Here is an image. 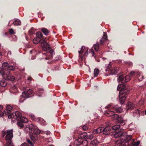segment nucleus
Returning <instances> with one entry per match:
<instances>
[{
    "mask_svg": "<svg viewBox=\"0 0 146 146\" xmlns=\"http://www.w3.org/2000/svg\"><path fill=\"white\" fill-rule=\"evenodd\" d=\"M13 129L7 130L2 131V137H4L5 136V139L7 141L5 146H14L12 141L13 137Z\"/></svg>",
    "mask_w": 146,
    "mask_h": 146,
    "instance_id": "nucleus-1",
    "label": "nucleus"
},
{
    "mask_svg": "<svg viewBox=\"0 0 146 146\" xmlns=\"http://www.w3.org/2000/svg\"><path fill=\"white\" fill-rule=\"evenodd\" d=\"M29 128L31 131V133L30 134V137L33 141H35L38 139V135L39 134L40 131L36 128L34 127L33 124H30L29 126Z\"/></svg>",
    "mask_w": 146,
    "mask_h": 146,
    "instance_id": "nucleus-2",
    "label": "nucleus"
},
{
    "mask_svg": "<svg viewBox=\"0 0 146 146\" xmlns=\"http://www.w3.org/2000/svg\"><path fill=\"white\" fill-rule=\"evenodd\" d=\"M88 144V142L86 140L82 138H78L74 141V146H79L80 145H82L83 146H86Z\"/></svg>",
    "mask_w": 146,
    "mask_h": 146,
    "instance_id": "nucleus-3",
    "label": "nucleus"
},
{
    "mask_svg": "<svg viewBox=\"0 0 146 146\" xmlns=\"http://www.w3.org/2000/svg\"><path fill=\"white\" fill-rule=\"evenodd\" d=\"M33 92L32 90L31 89L25 90L24 92H22L21 99L20 100V101L22 102L24 101L25 99H24L23 100H22L23 98H26L31 97V95L33 93Z\"/></svg>",
    "mask_w": 146,
    "mask_h": 146,
    "instance_id": "nucleus-4",
    "label": "nucleus"
},
{
    "mask_svg": "<svg viewBox=\"0 0 146 146\" xmlns=\"http://www.w3.org/2000/svg\"><path fill=\"white\" fill-rule=\"evenodd\" d=\"M107 68L106 69L105 71L106 72L110 71V74H115L116 73L118 72V70L117 68L115 67L114 68H111V65L109 64L108 65H106Z\"/></svg>",
    "mask_w": 146,
    "mask_h": 146,
    "instance_id": "nucleus-5",
    "label": "nucleus"
},
{
    "mask_svg": "<svg viewBox=\"0 0 146 146\" xmlns=\"http://www.w3.org/2000/svg\"><path fill=\"white\" fill-rule=\"evenodd\" d=\"M21 113L18 111H16L15 113H12L8 115V117L9 119L16 118L17 120L19 119L21 117Z\"/></svg>",
    "mask_w": 146,
    "mask_h": 146,
    "instance_id": "nucleus-6",
    "label": "nucleus"
},
{
    "mask_svg": "<svg viewBox=\"0 0 146 146\" xmlns=\"http://www.w3.org/2000/svg\"><path fill=\"white\" fill-rule=\"evenodd\" d=\"M130 79V77L129 75H127L125 77L123 75H121L117 79V81L118 82H121V83H125L129 81Z\"/></svg>",
    "mask_w": 146,
    "mask_h": 146,
    "instance_id": "nucleus-7",
    "label": "nucleus"
},
{
    "mask_svg": "<svg viewBox=\"0 0 146 146\" xmlns=\"http://www.w3.org/2000/svg\"><path fill=\"white\" fill-rule=\"evenodd\" d=\"M111 108H112L113 110H115L117 113H120L122 111V110L121 107H118L117 106H114L112 104H110L105 107V108L109 109Z\"/></svg>",
    "mask_w": 146,
    "mask_h": 146,
    "instance_id": "nucleus-8",
    "label": "nucleus"
},
{
    "mask_svg": "<svg viewBox=\"0 0 146 146\" xmlns=\"http://www.w3.org/2000/svg\"><path fill=\"white\" fill-rule=\"evenodd\" d=\"M53 52L52 49H50L49 52L44 54V55L46 56V57L45 58V59L48 60L51 58L53 57Z\"/></svg>",
    "mask_w": 146,
    "mask_h": 146,
    "instance_id": "nucleus-9",
    "label": "nucleus"
},
{
    "mask_svg": "<svg viewBox=\"0 0 146 146\" xmlns=\"http://www.w3.org/2000/svg\"><path fill=\"white\" fill-rule=\"evenodd\" d=\"M108 109V110H106L105 112V115L108 117H111L113 114H114V112L112 110V108H107Z\"/></svg>",
    "mask_w": 146,
    "mask_h": 146,
    "instance_id": "nucleus-10",
    "label": "nucleus"
},
{
    "mask_svg": "<svg viewBox=\"0 0 146 146\" xmlns=\"http://www.w3.org/2000/svg\"><path fill=\"white\" fill-rule=\"evenodd\" d=\"M112 129V126H109L104 127L103 133L105 135H108L110 133V130Z\"/></svg>",
    "mask_w": 146,
    "mask_h": 146,
    "instance_id": "nucleus-11",
    "label": "nucleus"
},
{
    "mask_svg": "<svg viewBox=\"0 0 146 146\" xmlns=\"http://www.w3.org/2000/svg\"><path fill=\"white\" fill-rule=\"evenodd\" d=\"M135 107V105L133 103L128 102L126 107L127 111H128L133 109Z\"/></svg>",
    "mask_w": 146,
    "mask_h": 146,
    "instance_id": "nucleus-12",
    "label": "nucleus"
},
{
    "mask_svg": "<svg viewBox=\"0 0 146 146\" xmlns=\"http://www.w3.org/2000/svg\"><path fill=\"white\" fill-rule=\"evenodd\" d=\"M129 90L123 88L121 89V90L120 91L119 94L120 95H125L126 96V95L128 94L129 93Z\"/></svg>",
    "mask_w": 146,
    "mask_h": 146,
    "instance_id": "nucleus-13",
    "label": "nucleus"
},
{
    "mask_svg": "<svg viewBox=\"0 0 146 146\" xmlns=\"http://www.w3.org/2000/svg\"><path fill=\"white\" fill-rule=\"evenodd\" d=\"M132 139V136L131 135H127V137H126V140L124 141L123 139H120V140H117L115 141V144L116 142L117 141H123L124 142H126L127 143V144L126 145V146H127V145H129L130 143H129V142Z\"/></svg>",
    "mask_w": 146,
    "mask_h": 146,
    "instance_id": "nucleus-14",
    "label": "nucleus"
},
{
    "mask_svg": "<svg viewBox=\"0 0 146 146\" xmlns=\"http://www.w3.org/2000/svg\"><path fill=\"white\" fill-rule=\"evenodd\" d=\"M41 46L43 50L44 51H46L47 50H49L50 49V46L47 42L45 43L44 44H42Z\"/></svg>",
    "mask_w": 146,
    "mask_h": 146,
    "instance_id": "nucleus-15",
    "label": "nucleus"
},
{
    "mask_svg": "<svg viewBox=\"0 0 146 146\" xmlns=\"http://www.w3.org/2000/svg\"><path fill=\"white\" fill-rule=\"evenodd\" d=\"M107 39V34L105 33L104 32V35L103 37H102V38L100 39V44L102 45L104 43V42Z\"/></svg>",
    "mask_w": 146,
    "mask_h": 146,
    "instance_id": "nucleus-16",
    "label": "nucleus"
},
{
    "mask_svg": "<svg viewBox=\"0 0 146 146\" xmlns=\"http://www.w3.org/2000/svg\"><path fill=\"white\" fill-rule=\"evenodd\" d=\"M127 143L126 142H124L123 141H118L116 142L115 145L116 146H126V144Z\"/></svg>",
    "mask_w": 146,
    "mask_h": 146,
    "instance_id": "nucleus-17",
    "label": "nucleus"
},
{
    "mask_svg": "<svg viewBox=\"0 0 146 146\" xmlns=\"http://www.w3.org/2000/svg\"><path fill=\"white\" fill-rule=\"evenodd\" d=\"M103 131H104V127H100L96 129H94L93 130V133H100L102 132L103 133Z\"/></svg>",
    "mask_w": 146,
    "mask_h": 146,
    "instance_id": "nucleus-18",
    "label": "nucleus"
},
{
    "mask_svg": "<svg viewBox=\"0 0 146 146\" xmlns=\"http://www.w3.org/2000/svg\"><path fill=\"white\" fill-rule=\"evenodd\" d=\"M140 111L138 109H136L133 112V116L136 117H139L140 115Z\"/></svg>",
    "mask_w": 146,
    "mask_h": 146,
    "instance_id": "nucleus-19",
    "label": "nucleus"
},
{
    "mask_svg": "<svg viewBox=\"0 0 146 146\" xmlns=\"http://www.w3.org/2000/svg\"><path fill=\"white\" fill-rule=\"evenodd\" d=\"M119 96L120 98L119 100V102L121 104H122L124 103V102L126 99V96H125V95H119Z\"/></svg>",
    "mask_w": 146,
    "mask_h": 146,
    "instance_id": "nucleus-20",
    "label": "nucleus"
},
{
    "mask_svg": "<svg viewBox=\"0 0 146 146\" xmlns=\"http://www.w3.org/2000/svg\"><path fill=\"white\" fill-rule=\"evenodd\" d=\"M121 125H113L112 127V128L113 130H115V131L118 130H122V128H121Z\"/></svg>",
    "mask_w": 146,
    "mask_h": 146,
    "instance_id": "nucleus-21",
    "label": "nucleus"
},
{
    "mask_svg": "<svg viewBox=\"0 0 146 146\" xmlns=\"http://www.w3.org/2000/svg\"><path fill=\"white\" fill-rule=\"evenodd\" d=\"M31 119L33 120L36 121H44V120L41 118L40 117H38L37 118H36L35 116L33 115H32L31 116Z\"/></svg>",
    "mask_w": 146,
    "mask_h": 146,
    "instance_id": "nucleus-22",
    "label": "nucleus"
},
{
    "mask_svg": "<svg viewBox=\"0 0 146 146\" xmlns=\"http://www.w3.org/2000/svg\"><path fill=\"white\" fill-rule=\"evenodd\" d=\"M117 121L118 123L123 124V125L125 124V121L123 120V118L121 116L119 115Z\"/></svg>",
    "mask_w": 146,
    "mask_h": 146,
    "instance_id": "nucleus-23",
    "label": "nucleus"
},
{
    "mask_svg": "<svg viewBox=\"0 0 146 146\" xmlns=\"http://www.w3.org/2000/svg\"><path fill=\"white\" fill-rule=\"evenodd\" d=\"M8 72L5 68H0V74L2 76L7 75Z\"/></svg>",
    "mask_w": 146,
    "mask_h": 146,
    "instance_id": "nucleus-24",
    "label": "nucleus"
},
{
    "mask_svg": "<svg viewBox=\"0 0 146 146\" xmlns=\"http://www.w3.org/2000/svg\"><path fill=\"white\" fill-rule=\"evenodd\" d=\"M122 130L120 131V134H121V138L123 139H124L125 138L127 137V133L125 132H123L121 131Z\"/></svg>",
    "mask_w": 146,
    "mask_h": 146,
    "instance_id": "nucleus-25",
    "label": "nucleus"
},
{
    "mask_svg": "<svg viewBox=\"0 0 146 146\" xmlns=\"http://www.w3.org/2000/svg\"><path fill=\"white\" fill-rule=\"evenodd\" d=\"M99 143L100 142L96 139L92 141L91 142L90 144L92 145L93 146H96V145H98Z\"/></svg>",
    "mask_w": 146,
    "mask_h": 146,
    "instance_id": "nucleus-26",
    "label": "nucleus"
},
{
    "mask_svg": "<svg viewBox=\"0 0 146 146\" xmlns=\"http://www.w3.org/2000/svg\"><path fill=\"white\" fill-rule=\"evenodd\" d=\"M140 141H137V142H134V140L130 142V144L131 146H138L139 144Z\"/></svg>",
    "mask_w": 146,
    "mask_h": 146,
    "instance_id": "nucleus-27",
    "label": "nucleus"
},
{
    "mask_svg": "<svg viewBox=\"0 0 146 146\" xmlns=\"http://www.w3.org/2000/svg\"><path fill=\"white\" fill-rule=\"evenodd\" d=\"M18 120L23 123H26L28 121V119L27 118L23 117H21L19 119H18Z\"/></svg>",
    "mask_w": 146,
    "mask_h": 146,
    "instance_id": "nucleus-28",
    "label": "nucleus"
},
{
    "mask_svg": "<svg viewBox=\"0 0 146 146\" xmlns=\"http://www.w3.org/2000/svg\"><path fill=\"white\" fill-rule=\"evenodd\" d=\"M120 130H118V131H116L115 133L114 134L113 136L115 138H117L120 137L121 138V134H120Z\"/></svg>",
    "mask_w": 146,
    "mask_h": 146,
    "instance_id": "nucleus-29",
    "label": "nucleus"
},
{
    "mask_svg": "<svg viewBox=\"0 0 146 146\" xmlns=\"http://www.w3.org/2000/svg\"><path fill=\"white\" fill-rule=\"evenodd\" d=\"M7 85V83L5 80L3 79L0 81V86L3 87H5Z\"/></svg>",
    "mask_w": 146,
    "mask_h": 146,
    "instance_id": "nucleus-30",
    "label": "nucleus"
},
{
    "mask_svg": "<svg viewBox=\"0 0 146 146\" xmlns=\"http://www.w3.org/2000/svg\"><path fill=\"white\" fill-rule=\"evenodd\" d=\"M39 42L41 44V45L44 44L45 43H47L46 38L42 37V38L40 39Z\"/></svg>",
    "mask_w": 146,
    "mask_h": 146,
    "instance_id": "nucleus-31",
    "label": "nucleus"
},
{
    "mask_svg": "<svg viewBox=\"0 0 146 146\" xmlns=\"http://www.w3.org/2000/svg\"><path fill=\"white\" fill-rule=\"evenodd\" d=\"M13 24L15 25L18 26L20 25L21 22L19 19H15L13 22Z\"/></svg>",
    "mask_w": 146,
    "mask_h": 146,
    "instance_id": "nucleus-32",
    "label": "nucleus"
},
{
    "mask_svg": "<svg viewBox=\"0 0 146 146\" xmlns=\"http://www.w3.org/2000/svg\"><path fill=\"white\" fill-rule=\"evenodd\" d=\"M36 37L40 39L43 37V35L42 33L40 32H38L36 34Z\"/></svg>",
    "mask_w": 146,
    "mask_h": 146,
    "instance_id": "nucleus-33",
    "label": "nucleus"
},
{
    "mask_svg": "<svg viewBox=\"0 0 146 146\" xmlns=\"http://www.w3.org/2000/svg\"><path fill=\"white\" fill-rule=\"evenodd\" d=\"M87 135L86 133H84L81 134L79 137L80 138H82L84 140H86L85 139H86Z\"/></svg>",
    "mask_w": 146,
    "mask_h": 146,
    "instance_id": "nucleus-34",
    "label": "nucleus"
},
{
    "mask_svg": "<svg viewBox=\"0 0 146 146\" xmlns=\"http://www.w3.org/2000/svg\"><path fill=\"white\" fill-rule=\"evenodd\" d=\"M42 31L45 35H47L49 33V31L46 29L43 28L42 29Z\"/></svg>",
    "mask_w": 146,
    "mask_h": 146,
    "instance_id": "nucleus-35",
    "label": "nucleus"
},
{
    "mask_svg": "<svg viewBox=\"0 0 146 146\" xmlns=\"http://www.w3.org/2000/svg\"><path fill=\"white\" fill-rule=\"evenodd\" d=\"M6 76H7V79L11 81H14L15 79V77L12 75H7Z\"/></svg>",
    "mask_w": 146,
    "mask_h": 146,
    "instance_id": "nucleus-36",
    "label": "nucleus"
},
{
    "mask_svg": "<svg viewBox=\"0 0 146 146\" xmlns=\"http://www.w3.org/2000/svg\"><path fill=\"white\" fill-rule=\"evenodd\" d=\"M99 73V70L97 68H95L94 71V76L96 77H97Z\"/></svg>",
    "mask_w": 146,
    "mask_h": 146,
    "instance_id": "nucleus-37",
    "label": "nucleus"
},
{
    "mask_svg": "<svg viewBox=\"0 0 146 146\" xmlns=\"http://www.w3.org/2000/svg\"><path fill=\"white\" fill-rule=\"evenodd\" d=\"M119 115L118 114H115L114 113V114H113V115L112 116V119L113 120H117Z\"/></svg>",
    "mask_w": 146,
    "mask_h": 146,
    "instance_id": "nucleus-38",
    "label": "nucleus"
},
{
    "mask_svg": "<svg viewBox=\"0 0 146 146\" xmlns=\"http://www.w3.org/2000/svg\"><path fill=\"white\" fill-rule=\"evenodd\" d=\"M40 39L36 37L34 38L33 40V43L34 44H37L39 42Z\"/></svg>",
    "mask_w": 146,
    "mask_h": 146,
    "instance_id": "nucleus-39",
    "label": "nucleus"
},
{
    "mask_svg": "<svg viewBox=\"0 0 146 146\" xmlns=\"http://www.w3.org/2000/svg\"><path fill=\"white\" fill-rule=\"evenodd\" d=\"M95 51H98L99 49V45L98 44H96L93 46Z\"/></svg>",
    "mask_w": 146,
    "mask_h": 146,
    "instance_id": "nucleus-40",
    "label": "nucleus"
},
{
    "mask_svg": "<svg viewBox=\"0 0 146 146\" xmlns=\"http://www.w3.org/2000/svg\"><path fill=\"white\" fill-rule=\"evenodd\" d=\"M35 31L34 29L33 28H31V29L29 31V35H32L34 34L35 33Z\"/></svg>",
    "mask_w": 146,
    "mask_h": 146,
    "instance_id": "nucleus-41",
    "label": "nucleus"
},
{
    "mask_svg": "<svg viewBox=\"0 0 146 146\" xmlns=\"http://www.w3.org/2000/svg\"><path fill=\"white\" fill-rule=\"evenodd\" d=\"M15 69V67L11 65L9 66L7 68V69L10 70H14Z\"/></svg>",
    "mask_w": 146,
    "mask_h": 146,
    "instance_id": "nucleus-42",
    "label": "nucleus"
},
{
    "mask_svg": "<svg viewBox=\"0 0 146 146\" xmlns=\"http://www.w3.org/2000/svg\"><path fill=\"white\" fill-rule=\"evenodd\" d=\"M17 125L18 126L20 127V129L24 127V125L23 124V123H22L20 121L17 123Z\"/></svg>",
    "mask_w": 146,
    "mask_h": 146,
    "instance_id": "nucleus-43",
    "label": "nucleus"
},
{
    "mask_svg": "<svg viewBox=\"0 0 146 146\" xmlns=\"http://www.w3.org/2000/svg\"><path fill=\"white\" fill-rule=\"evenodd\" d=\"M93 135L92 134L91 135H87L86 139L91 140L93 138Z\"/></svg>",
    "mask_w": 146,
    "mask_h": 146,
    "instance_id": "nucleus-44",
    "label": "nucleus"
},
{
    "mask_svg": "<svg viewBox=\"0 0 146 146\" xmlns=\"http://www.w3.org/2000/svg\"><path fill=\"white\" fill-rule=\"evenodd\" d=\"M89 126L88 125V124H86L85 125H84L83 126L82 128L85 131H86L89 128Z\"/></svg>",
    "mask_w": 146,
    "mask_h": 146,
    "instance_id": "nucleus-45",
    "label": "nucleus"
},
{
    "mask_svg": "<svg viewBox=\"0 0 146 146\" xmlns=\"http://www.w3.org/2000/svg\"><path fill=\"white\" fill-rule=\"evenodd\" d=\"M26 141L30 144L31 146H34L33 142L31 141L30 139H26Z\"/></svg>",
    "mask_w": 146,
    "mask_h": 146,
    "instance_id": "nucleus-46",
    "label": "nucleus"
},
{
    "mask_svg": "<svg viewBox=\"0 0 146 146\" xmlns=\"http://www.w3.org/2000/svg\"><path fill=\"white\" fill-rule=\"evenodd\" d=\"M85 48V47L84 46H82L80 50V51H78V52L79 54H80L82 53L83 52Z\"/></svg>",
    "mask_w": 146,
    "mask_h": 146,
    "instance_id": "nucleus-47",
    "label": "nucleus"
},
{
    "mask_svg": "<svg viewBox=\"0 0 146 146\" xmlns=\"http://www.w3.org/2000/svg\"><path fill=\"white\" fill-rule=\"evenodd\" d=\"M6 110L11 111L12 109V107L8 105L6 106Z\"/></svg>",
    "mask_w": 146,
    "mask_h": 146,
    "instance_id": "nucleus-48",
    "label": "nucleus"
},
{
    "mask_svg": "<svg viewBox=\"0 0 146 146\" xmlns=\"http://www.w3.org/2000/svg\"><path fill=\"white\" fill-rule=\"evenodd\" d=\"M135 72H134V71H131L130 73V75L131 77L133 76L135 77Z\"/></svg>",
    "mask_w": 146,
    "mask_h": 146,
    "instance_id": "nucleus-49",
    "label": "nucleus"
},
{
    "mask_svg": "<svg viewBox=\"0 0 146 146\" xmlns=\"http://www.w3.org/2000/svg\"><path fill=\"white\" fill-rule=\"evenodd\" d=\"M4 113L5 115H8L10 114L11 113V111L5 109L4 110Z\"/></svg>",
    "mask_w": 146,
    "mask_h": 146,
    "instance_id": "nucleus-50",
    "label": "nucleus"
},
{
    "mask_svg": "<svg viewBox=\"0 0 146 146\" xmlns=\"http://www.w3.org/2000/svg\"><path fill=\"white\" fill-rule=\"evenodd\" d=\"M3 66L4 67H8L9 66V64L7 62H4L3 64Z\"/></svg>",
    "mask_w": 146,
    "mask_h": 146,
    "instance_id": "nucleus-51",
    "label": "nucleus"
},
{
    "mask_svg": "<svg viewBox=\"0 0 146 146\" xmlns=\"http://www.w3.org/2000/svg\"><path fill=\"white\" fill-rule=\"evenodd\" d=\"M140 77V73L139 72H135V77L139 78Z\"/></svg>",
    "mask_w": 146,
    "mask_h": 146,
    "instance_id": "nucleus-52",
    "label": "nucleus"
},
{
    "mask_svg": "<svg viewBox=\"0 0 146 146\" xmlns=\"http://www.w3.org/2000/svg\"><path fill=\"white\" fill-rule=\"evenodd\" d=\"M9 33L11 34H14L15 33L14 32L13 29H9Z\"/></svg>",
    "mask_w": 146,
    "mask_h": 146,
    "instance_id": "nucleus-53",
    "label": "nucleus"
},
{
    "mask_svg": "<svg viewBox=\"0 0 146 146\" xmlns=\"http://www.w3.org/2000/svg\"><path fill=\"white\" fill-rule=\"evenodd\" d=\"M44 133L46 134L48 136L50 135L51 133L49 131H45Z\"/></svg>",
    "mask_w": 146,
    "mask_h": 146,
    "instance_id": "nucleus-54",
    "label": "nucleus"
},
{
    "mask_svg": "<svg viewBox=\"0 0 146 146\" xmlns=\"http://www.w3.org/2000/svg\"><path fill=\"white\" fill-rule=\"evenodd\" d=\"M44 92V90L42 89H39L38 92L40 93H42Z\"/></svg>",
    "mask_w": 146,
    "mask_h": 146,
    "instance_id": "nucleus-55",
    "label": "nucleus"
},
{
    "mask_svg": "<svg viewBox=\"0 0 146 146\" xmlns=\"http://www.w3.org/2000/svg\"><path fill=\"white\" fill-rule=\"evenodd\" d=\"M20 146H29L26 143H24L21 144Z\"/></svg>",
    "mask_w": 146,
    "mask_h": 146,
    "instance_id": "nucleus-56",
    "label": "nucleus"
},
{
    "mask_svg": "<svg viewBox=\"0 0 146 146\" xmlns=\"http://www.w3.org/2000/svg\"><path fill=\"white\" fill-rule=\"evenodd\" d=\"M127 64L130 66L132 67V66L133 64L131 62H128L127 63Z\"/></svg>",
    "mask_w": 146,
    "mask_h": 146,
    "instance_id": "nucleus-57",
    "label": "nucleus"
},
{
    "mask_svg": "<svg viewBox=\"0 0 146 146\" xmlns=\"http://www.w3.org/2000/svg\"><path fill=\"white\" fill-rule=\"evenodd\" d=\"M79 57L82 60H83L84 58V56H82V55L80 54H79Z\"/></svg>",
    "mask_w": 146,
    "mask_h": 146,
    "instance_id": "nucleus-58",
    "label": "nucleus"
},
{
    "mask_svg": "<svg viewBox=\"0 0 146 146\" xmlns=\"http://www.w3.org/2000/svg\"><path fill=\"white\" fill-rule=\"evenodd\" d=\"M4 113L2 111H0V117H2L4 115Z\"/></svg>",
    "mask_w": 146,
    "mask_h": 146,
    "instance_id": "nucleus-59",
    "label": "nucleus"
},
{
    "mask_svg": "<svg viewBox=\"0 0 146 146\" xmlns=\"http://www.w3.org/2000/svg\"><path fill=\"white\" fill-rule=\"evenodd\" d=\"M88 54L87 50L84 53V56H87Z\"/></svg>",
    "mask_w": 146,
    "mask_h": 146,
    "instance_id": "nucleus-60",
    "label": "nucleus"
},
{
    "mask_svg": "<svg viewBox=\"0 0 146 146\" xmlns=\"http://www.w3.org/2000/svg\"><path fill=\"white\" fill-rule=\"evenodd\" d=\"M90 50L91 52H92V54H93L92 56H93L95 57V56L94 55V54H95V53H94V52L93 51V50Z\"/></svg>",
    "mask_w": 146,
    "mask_h": 146,
    "instance_id": "nucleus-61",
    "label": "nucleus"
},
{
    "mask_svg": "<svg viewBox=\"0 0 146 146\" xmlns=\"http://www.w3.org/2000/svg\"><path fill=\"white\" fill-rule=\"evenodd\" d=\"M117 90H120V87H119V85H118L117 88Z\"/></svg>",
    "mask_w": 146,
    "mask_h": 146,
    "instance_id": "nucleus-62",
    "label": "nucleus"
},
{
    "mask_svg": "<svg viewBox=\"0 0 146 146\" xmlns=\"http://www.w3.org/2000/svg\"><path fill=\"white\" fill-rule=\"evenodd\" d=\"M143 76H142L141 77V78H139L138 80L139 81H141V80H142L143 79Z\"/></svg>",
    "mask_w": 146,
    "mask_h": 146,
    "instance_id": "nucleus-63",
    "label": "nucleus"
},
{
    "mask_svg": "<svg viewBox=\"0 0 146 146\" xmlns=\"http://www.w3.org/2000/svg\"><path fill=\"white\" fill-rule=\"evenodd\" d=\"M8 55H11V51H9L8 52Z\"/></svg>",
    "mask_w": 146,
    "mask_h": 146,
    "instance_id": "nucleus-64",
    "label": "nucleus"
}]
</instances>
